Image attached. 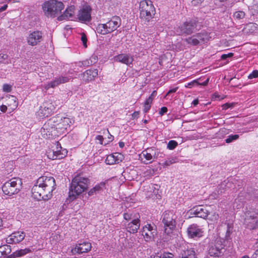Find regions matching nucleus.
<instances>
[{
    "label": "nucleus",
    "mask_w": 258,
    "mask_h": 258,
    "mask_svg": "<svg viewBox=\"0 0 258 258\" xmlns=\"http://www.w3.org/2000/svg\"><path fill=\"white\" fill-rule=\"evenodd\" d=\"M55 185L53 177H40L32 188V196L38 201L48 200L52 197Z\"/></svg>",
    "instance_id": "1"
},
{
    "label": "nucleus",
    "mask_w": 258,
    "mask_h": 258,
    "mask_svg": "<svg viewBox=\"0 0 258 258\" xmlns=\"http://www.w3.org/2000/svg\"><path fill=\"white\" fill-rule=\"evenodd\" d=\"M204 1V0H192L191 3L194 6H198L201 5Z\"/></svg>",
    "instance_id": "53"
},
{
    "label": "nucleus",
    "mask_w": 258,
    "mask_h": 258,
    "mask_svg": "<svg viewBox=\"0 0 258 258\" xmlns=\"http://www.w3.org/2000/svg\"><path fill=\"white\" fill-rule=\"evenodd\" d=\"M121 24V19L118 16H113L105 24H99L96 27L97 33L102 35L110 34L116 30Z\"/></svg>",
    "instance_id": "5"
},
{
    "label": "nucleus",
    "mask_w": 258,
    "mask_h": 258,
    "mask_svg": "<svg viewBox=\"0 0 258 258\" xmlns=\"http://www.w3.org/2000/svg\"><path fill=\"white\" fill-rule=\"evenodd\" d=\"M178 258H196L195 249L191 245H185L177 249Z\"/></svg>",
    "instance_id": "16"
},
{
    "label": "nucleus",
    "mask_w": 258,
    "mask_h": 258,
    "mask_svg": "<svg viewBox=\"0 0 258 258\" xmlns=\"http://www.w3.org/2000/svg\"><path fill=\"white\" fill-rule=\"evenodd\" d=\"M244 224L250 230L256 229L258 225V210L253 207H246L244 212Z\"/></svg>",
    "instance_id": "6"
},
{
    "label": "nucleus",
    "mask_w": 258,
    "mask_h": 258,
    "mask_svg": "<svg viewBox=\"0 0 258 258\" xmlns=\"http://www.w3.org/2000/svg\"><path fill=\"white\" fill-rule=\"evenodd\" d=\"M199 103V100L198 99H195L191 103V104L194 106H197Z\"/></svg>",
    "instance_id": "63"
},
{
    "label": "nucleus",
    "mask_w": 258,
    "mask_h": 258,
    "mask_svg": "<svg viewBox=\"0 0 258 258\" xmlns=\"http://www.w3.org/2000/svg\"><path fill=\"white\" fill-rule=\"evenodd\" d=\"M233 55V53L232 52L229 53L228 54H223L221 55V58L222 60H226L228 58L232 57Z\"/></svg>",
    "instance_id": "48"
},
{
    "label": "nucleus",
    "mask_w": 258,
    "mask_h": 258,
    "mask_svg": "<svg viewBox=\"0 0 258 258\" xmlns=\"http://www.w3.org/2000/svg\"><path fill=\"white\" fill-rule=\"evenodd\" d=\"M196 85L197 86L199 85V83L198 82L197 80H194L189 83H188L186 85H185V87L186 88H191L192 86Z\"/></svg>",
    "instance_id": "46"
},
{
    "label": "nucleus",
    "mask_w": 258,
    "mask_h": 258,
    "mask_svg": "<svg viewBox=\"0 0 258 258\" xmlns=\"http://www.w3.org/2000/svg\"><path fill=\"white\" fill-rule=\"evenodd\" d=\"M153 100L151 99V97H148L145 101V104L150 105L152 104Z\"/></svg>",
    "instance_id": "58"
},
{
    "label": "nucleus",
    "mask_w": 258,
    "mask_h": 258,
    "mask_svg": "<svg viewBox=\"0 0 258 258\" xmlns=\"http://www.w3.org/2000/svg\"><path fill=\"white\" fill-rule=\"evenodd\" d=\"M25 237L23 231H17L13 233L6 239V242L9 244L18 243L22 241Z\"/></svg>",
    "instance_id": "22"
},
{
    "label": "nucleus",
    "mask_w": 258,
    "mask_h": 258,
    "mask_svg": "<svg viewBox=\"0 0 258 258\" xmlns=\"http://www.w3.org/2000/svg\"><path fill=\"white\" fill-rule=\"evenodd\" d=\"M67 153V149L62 148L60 144L57 142L55 149L48 153V157L52 160L61 159L66 157Z\"/></svg>",
    "instance_id": "15"
},
{
    "label": "nucleus",
    "mask_w": 258,
    "mask_h": 258,
    "mask_svg": "<svg viewBox=\"0 0 258 258\" xmlns=\"http://www.w3.org/2000/svg\"><path fill=\"white\" fill-rule=\"evenodd\" d=\"M140 226V219L132 220L125 226L126 230L131 233L137 232Z\"/></svg>",
    "instance_id": "29"
},
{
    "label": "nucleus",
    "mask_w": 258,
    "mask_h": 258,
    "mask_svg": "<svg viewBox=\"0 0 258 258\" xmlns=\"http://www.w3.org/2000/svg\"><path fill=\"white\" fill-rule=\"evenodd\" d=\"M56 107L52 102L47 101L44 102L42 106H40L38 113L42 118L46 117L53 113Z\"/></svg>",
    "instance_id": "17"
},
{
    "label": "nucleus",
    "mask_w": 258,
    "mask_h": 258,
    "mask_svg": "<svg viewBox=\"0 0 258 258\" xmlns=\"http://www.w3.org/2000/svg\"><path fill=\"white\" fill-rule=\"evenodd\" d=\"M70 79L71 77L67 76H61L56 77L54 80L45 84L44 88L46 90H48L50 88H54L61 84L68 82Z\"/></svg>",
    "instance_id": "21"
},
{
    "label": "nucleus",
    "mask_w": 258,
    "mask_h": 258,
    "mask_svg": "<svg viewBox=\"0 0 258 258\" xmlns=\"http://www.w3.org/2000/svg\"><path fill=\"white\" fill-rule=\"evenodd\" d=\"M9 61V56L7 54L0 53V63H8Z\"/></svg>",
    "instance_id": "40"
},
{
    "label": "nucleus",
    "mask_w": 258,
    "mask_h": 258,
    "mask_svg": "<svg viewBox=\"0 0 258 258\" xmlns=\"http://www.w3.org/2000/svg\"><path fill=\"white\" fill-rule=\"evenodd\" d=\"M95 140L96 141V143L97 144H100V145H104V144H103L104 138L102 136L97 135L95 137ZM106 144H104V145H105Z\"/></svg>",
    "instance_id": "45"
},
{
    "label": "nucleus",
    "mask_w": 258,
    "mask_h": 258,
    "mask_svg": "<svg viewBox=\"0 0 258 258\" xmlns=\"http://www.w3.org/2000/svg\"><path fill=\"white\" fill-rule=\"evenodd\" d=\"M151 105H149V104H146L145 103H144V112L145 113H147L149 111V110H150V109L151 108Z\"/></svg>",
    "instance_id": "55"
},
{
    "label": "nucleus",
    "mask_w": 258,
    "mask_h": 258,
    "mask_svg": "<svg viewBox=\"0 0 258 258\" xmlns=\"http://www.w3.org/2000/svg\"><path fill=\"white\" fill-rule=\"evenodd\" d=\"M209 40V35L208 32L202 31L200 33L193 35L184 39V41L188 44L193 46L198 45L201 43H204Z\"/></svg>",
    "instance_id": "13"
},
{
    "label": "nucleus",
    "mask_w": 258,
    "mask_h": 258,
    "mask_svg": "<svg viewBox=\"0 0 258 258\" xmlns=\"http://www.w3.org/2000/svg\"><path fill=\"white\" fill-rule=\"evenodd\" d=\"M52 118L55 119L54 124H55L59 135L65 133V131L67 132L68 128L70 127L71 124H72L71 120L69 117L55 116Z\"/></svg>",
    "instance_id": "11"
},
{
    "label": "nucleus",
    "mask_w": 258,
    "mask_h": 258,
    "mask_svg": "<svg viewBox=\"0 0 258 258\" xmlns=\"http://www.w3.org/2000/svg\"><path fill=\"white\" fill-rule=\"evenodd\" d=\"M81 40L83 43L84 46L85 47H87V39L86 36L84 34H83L81 35Z\"/></svg>",
    "instance_id": "50"
},
{
    "label": "nucleus",
    "mask_w": 258,
    "mask_h": 258,
    "mask_svg": "<svg viewBox=\"0 0 258 258\" xmlns=\"http://www.w3.org/2000/svg\"><path fill=\"white\" fill-rule=\"evenodd\" d=\"M55 119L52 118L45 122L41 130L42 136L46 139L53 138L59 136V134L54 124Z\"/></svg>",
    "instance_id": "9"
},
{
    "label": "nucleus",
    "mask_w": 258,
    "mask_h": 258,
    "mask_svg": "<svg viewBox=\"0 0 258 258\" xmlns=\"http://www.w3.org/2000/svg\"><path fill=\"white\" fill-rule=\"evenodd\" d=\"M91 247V244L90 243L88 242H83L78 244L72 251L74 253H77L80 254L83 252H88L90 250Z\"/></svg>",
    "instance_id": "26"
},
{
    "label": "nucleus",
    "mask_w": 258,
    "mask_h": 258,
    "mask_svg": "<svg viewBox=\"0 0 258 258\" xmlns=\"http://www.w3.org/2000/svg\"><path fill=\"white\" fill-rule=\"evenodd\" d=\"M92 9L90 6H84L79 11L77 15L79 20L82 22L85 23L90 22L91 20Z\"/></svg>",
    "instance_id": "18"
},
{
    "label": "nucleus",
    "mask_w": 258,
    "mask_h": 258,
    "mask_svg": "<svg viewBox=\"0 0 258 258\" xmlns=\"http://www.w3.org/2000/svg\"><path fill=\"white\" fill-rule=\"evenodd\" d=\"M142 155L144 157V158L147 160L149 161V162H145L144 161V163L148 164L152 162V160L153 158H157V155H156V152L155 150L152 148L148 149L146 150H144L142 153Z\"/></svg>",
    "instance_id": "28"
},
{
    "label": "nucleus",
    "mask_w": 258,
    "mask_h": 258,
    "mask_svg": "<svg viewBox=\"0 0 258 258\" xmlns=\"http://www.w3.org/2000/svg\"><path fill=\"white\" fill-rule=\"evenodd\" d=\"M75 7L71 6L68 7L62 14L57 17V20L61 21L72 18L75 14Z\"/></svg>",
    "instance_id": "27"
},
{
    "label": "nucleus",
    "mask_w": 258,
    "mask_h": 258,
    "mask_svg": "<svg viewBox=\"0 0 258 258\" xmlns=\"http://www.w3.org/2000/svg\"><path fill=\"white\" fill-rule=\"evenodd\" d=\"M142 235L146 241H152L157 234V227L154 224H147L141 230Z\"/></svg>",
    "instance_id": "12"
},
{
    "label": "nucleus",
    "mask_w": 258,
    "mask_h": 258,
    "mask_svg": "<svg viewBox=\"0 0 258 258\" xmlns=\"http://www.w3.org/2000/svg\"><path fill=\"white\" fill-rule=\"evenodd\" d=\"M77 64L79 67H88L92 64V62H90L89 60H85L82 61L78 62Z\"/></svg>",
    "instance_id": "44"
},
{
    "label": "nucleus",
    "mask_w": 258,
    "mask_h": 258,
    "mask_svg": "<svg viewBox=\"0 0 258 258\" xmlns=\"http://www.w3.org/2000/svg\"><path fill=\"white\" fill-rule=\"evenodd\" d=\"M258 77V71L257 70H254L251 73H250L248 76V79H253V78H256Z\"/></svg>",
    "instance_id": "47"
},
{
    "label": "nucleus",
    "mask_w": 258,
    "mask_h": 258,
    "mask_svg": "<svg viewBox=\"0 0 258 258\" xmlns=\"http://www.w3.org/2000/svg\"><path fill=\"white\" fill-rule=\"evenodd\" d=\"M197 23L198 21L196 20L186 21L179 26L177 30V32L179 33V34H191L196 28Z\"/></svg>",
    "instance_id": "14"
},
{
    "label": "nucleus",
    "mask_w": 258,
    "mask_h": 258,
    "mask_svg": "<svg viewBox=\"0 0 258 258\" xmlns=\"http://www.w3.org/2000/svg\"><path fill=\"white\" fill-rule=\"evenodd\" d=\"M113 60L131 67L134 60V57L129 53H121L113 57Z\"/></svg>",
    "instance_id": "20"
},
{
    "label": "nucleus",
    "mask_w": 258,
    "mask_h": 258,
    "mask_svg": "<svg viewBox=\"0 0 258 258\" xmlns=\"http://www.w3.org/2000/svg\"><path fill=\"white\" fill-rule=\"evenodd\" d=\"M8 8L7 5H5L4 6H2L0 8V12H2L4 11H5Z\"/></svg>",
    "instance_id": "61"
},
{
    "label": "nucleus",
    "mask_w": 258,
    "mask_h": 258,
    "mask_svg": "<svg viewBox=\"0 0 258 258\" xmlns=\"http://www.w3.org/2000/svg\"><path fill=\"white\" fill-rule=\"evenodd\" d=\"M3 89L5 92H10L11 91V86L9 84H5L3 85Z\"/></svg>",
    "instance_id": "49"
},
{
    "label": "nucleus",
    "mask_w": 258,
    "mask_h": 258,
    "mask_svg": "<svg viewBox=\"0 0 258 258\" xmlns=\"http://www.w3.org/2000/svg\"><path fill=\"white\" fill-rule=\"evenodd\" d=\"M123 219L126 221L138 220L140 219V216L137 212L128 210L123 214Z\"/></svg>",
    "instance_id": "31"
},
{
    "label": "nucleus",
    "mask_w": 258,
    "mask_h": 258,
    "mask_svg": "<svg viewBox=\"0 0 258 258\" xmlns=\"http://www.w3.org/2000/svg\"><path fill=\"white\" fill-rule=\"evenodd\" d=\"M176 216L172 211H165L161 217L162 223L164 225V232L169 234L176 227Z\"/></svg>",
    "instance_id": "8"
},
{
    "label": "nucleus",
    "mask_w": 258,
    "mask_h": 258,
    "mask_svg": "<svg viewBox=\"0 0 258 258\" xmlns=\"http://www.w3.org/2000/svg\"><path fill=\"white\" fill-rule=\"evenodd\" d=\"M140 112L135 111L132 114V116L133 119L138 118L139 116Z\"/></svg>",
    "instance_id": "57"
},
{
    "label": "nucleus",
    "mask_w": 258,
    "mask_h": 258,
    "mask_svg": "<svg viewBox=\"0 0 258 258\" xmlns=\"http://www.w3.org/2000/svg\"><path fill=\"white\" fill-rule=\"evenodd\" d=\"M168 111V109L166 107H162L161 108L159 112V114L161 115V116H162L165 113H167Z\"/></svg>",
    "instance_id": "52"
},
{
    "label": "nucleus",
    "mask_w": 258,
    "mask_h": 258,
    "mask_svg": "<svg viewBox=\"0 0 258 258\" xmlns=\"http://www.w3.org/2000/svg\"><path fill=\"white\" fill-rule=\"evenodd\" d=\"M245 13L242 11L235 12L233 14L234 18L237 20L243 19L245 17Z\"/></svg>",
    "instance_id": "37"
},
{
    "label": "nucleus",
    "mask_w": 258,
    "mask_h": 258,
    "mask_svg": "<svg viewBox=\"0 0 258 258\" xmlns=\"http://www.w3.org/2000/svg\"><path fill=\"white\" fill-rule=\"evenodd\" d=\"M140 18L144 24H147L154 17L156 10L151 1L143 0L139 4Z\"/></svg>",
    "instance_id": "4"
},
{
    "label": "nucleus",
    "mask_w": 258,
    "mask_h": 258,
    "mask_svg": "<svg viewBox=\"0 0 258 258\" xmlns=\"http://www.w3.org/2000/svg\"><path fill=\"white\" fill-rule=\"evenodd\" d=\"M177 159L175 157L168 158L164 163L163 166H168L177 162Z\"/></svg>",
    "instance_id": "39"
},
{
    "label": "nucleus",
    "mask_w": 258,
    "mask_h": 258,
    "mask_svg": "<svg viewBox=\"0 0 258 258\" xmlns=\"http://www.w3.org/2000/svg\"><path fill=\"white\" fill-rule=\"evenodd\" d=\"M42 38V33L39 31H35L30 33L27 38L29 45L34 46L39 43Z\"/></svg>",
    "instance_id": "23"
},
{
    "label": "nucleus",
    "mask_w": 258,
    "mask_h": 258,
    "mask_svg": "<svg viewBox=\"0 0 258 258\" xmlns=\"http://www.w3.org/2000/svg\"><path fill=\"white\" fill-rule=\"evenodd\" d=\"M231 107H232V105L227 103L224 104L222 106V109L223 110H226Z\"/></svg>",
    "instance_id": "56"
},
{
    "label": "nucleus",
    "mask_w": 258,
    "mask_h": 258,
    "mask_svg": "<svg viewBox=\"0 0 258 258\" xmlns=\"http://www.w3.org/2000/svg\"><path fill=\"white\" fill-rule=\"evenodd\" d=\"M224 245L220 240H216L210 244L208 250V258H219L224 254Z\"/></svg>",
    "instance_id": "10"
},
{
    "label": "nucleus",
    "mask_w": 258,
    "mask_h": 258,
    "mask_svg": "<svg viewBox=\"0 0 258 258\" xmlns=\"http://www.w3.org/2000/svg\"><path fill=\"white\" fill-rule=\"evenodd\" d=\"M190 214L195 215L196 217L202 218L203 219L206 218L209 212L205 207L202 206H198L191 209Z\"/></svg>",
    "instance_id": "25"
},
{
    "label": "nucleus",
    "mask_w": 258,
    "mask_h": 258,
    "mask_svg": "<svg viewBox=\"0 0 258 258\" xmlns=\"http://www.w3.org/2000/svg\"><path fill=\"white\" fill-rule=\"evenodd\" d=\"M231 185V183L226 180H224L221 182L217 187V191L218 195H221L222 193L225 192L230 187Z\"/></svg>",
    "instance_id": "32"
},
{
    "label": "nucleus",
    "mask_w": 258,
    "mask_h": 258,
    "mask_svg": "<svg viewBox=\"0 0 258 258\" xmlns=\"http://www.w3.org/2000/svg\"><path fill=\"white\" fill-rule=\"evenodd\" d=\"M89 179L81 175L76 176L72 180L70 187L69 197L70 200L76 199L88 187Z\"/></svg>",
    "instance_id": "2"
},
{
    "label": "nucleus",
    "mask_w": 258,
    "mask_h": 258,
    "mask_svg": "<svg viewBox=\"0 0 258 258\" xmlns=\"http://www.w3.org/2000/svg\"><path fill=\"white\" fill-rule=\"evenodd\" d=\"M239 138L238 135H230L228 136L227 139L225 140L226 143H230L234 141L237 140Z\"/></svg>",
    "instance_id": "38"
},
{
    "label": "nucleus",
    "mask_w": 258,
    "mask_h": 258,
    "mask_svg": "<svg viewBox=\"0 0 258 258\" xmlns=\"http://www.w3.org/2000/svg\"><path fill=\"white\" fill-rule=\"evenodd\" d=\"M160 256L161 258H173V254L169 252L164 253Z\"/></svg>",
    "instance_id": "51"
},
{
    "label": "nucleus",
    "mask_w": 258,
    "mask_h": 258,
    "mask_svg": "<svg viewBox=\"0 0 258 258\" xmlns=\"http://www.w3.org/2000/svg\"><path fill=\"white\" fill-rule=\"evenodd\" d=\"M157 94V92L156 91H153V92L152 93V94L149 96V97H151V99L152 100H153L154 99V97Z\"/></svg>",
    "instance_id": "60"
},
{
    "label": "nucleus",
    "mask_w": 258,
    "mask_h": 258,
    "mask_svg": "<svg viewBox=\"0 0 258 258\" xmlns=\"http://www.w3.org/2000/svg\"><path fill=\"white\" fill-rule=\"evenodd\" d=\"M187 233L188 237L191 238L201 237L203 235L204 230L201 226L194 223L188 227Z\"/></svg>",
    "instance_id": "19"
},
{
    "label": "nucleus",
    "mask_w": 258,
    "mask_h": 258,
    "mask_svg": "<svg viewBox=\"0 0 258 258\" xmlns=\"http://www.w3.org/2000/svg\"><path fill=\"white\" fill-rule=\"evenodd\" d=\"M251 258H258V249L252 255Z\"/></svg>",
    "instance_id": "62"
},
{
    "label": "nucleus",
    "mask_w": 258,
    "mask_h": 258,
    "mask_svg": "<svg viewBox=\"0 0 258 258\" xmlns=\"http://www.w3.org/2000/svg\"><path fill=\"white\" fill-rule=\"evenodd\" d=\"M232 229H233V227L231 226V225L229 223H228L227 224V230H226V235H225V237L227 239H228L230 237V236L232 232Z\"/></svg>",
    "instance_id": "42"
},
{
    "label": "nucleus",
    "mask_w": 258,
    "mask_h": 258,
    "mask_svg": "<svg viewBox=\"0 0 258 258\" xmlns=\"http://www.w3.org/2000/svg\"><path fill=\"white\" fill-rule=\"evenodd\" d=\"M178 88V87H175L174 88L170 89L166 93L165 97H166V96H167L168 95H169L171 93L175 92L177 90Z\"/></svg>",
    "instance_id": "54"
},
{
    "label": "nucleus",
    "mask_w": 258,
    "mask_h": 258,
    "mask_svg": "<svg viewBox=\"0 0 258 258\" xmlns=\"http://www.w3.org/2000/svg\"><path fill=\"white\" fill-rule=\"evenodd\" d=\"M178 145L177 142L174 140L170 141L167 144V148L169 150L174 149Z\"/></svg>",
    "instance_id": "41"
},
{
    "label": "nucleus",
    "mask_w": 258,
    "mask_h": 258,
    "mask_svg": "<svg viewBox=\"0 0 258 258\" xmlns=\"http://www.w3.org/2000/svg\"><path fill=\"white\" fill-rule=\"evenodd\" d=\"M245 29L247 32L254 33L258 30V25L255 23H249L246 25Z\"/></svg>",
    "instance_id": "34"
},
{
    "label": "nucleus",
    "mask_w": 258,
    "mask_h": 258,
    "mask_svg": "<svg viewBox=\"0 0 258 258\" xmlns=\"http://www.w3.org/2000/svg\"><path fill=\"white\" fill-rule=\"evenodd\" d=\"M209 79H207L205 81H204L203 83H199V85H203V86H206L208 85V83H209Z\"/></svg>",
    "instance_id": "64"
},
{
    "label": "nucleus",
    "mask_w": 258,
    "mask_h": 258,
    "mask_svg": "<svg viewBox=\"0 0 258 258\" xmlns=\"http://www.w3.org/2000/svg\"><path fill=\"white\" fill-rule=\"evenodd\" d=\"M32 249L34 250L35 248H33V246H31V248H26L25 249H22L16 251L14 254H11L10 255V257L14 258L15 256L19 257L23 256L28 253H30L32 251Z\"/></svg>",
    "instance_id": "33"
},
{
    "label": "nucleus",
    "mask_w": 258,
    "mask_h": 258,
    "mask_svg": "<svg viewBox=\"0 0 258 258\" xmlns=\"http://www.w3.org/2000/svg\"><path fill=\"white\" fill-rule=\"evenodd\" d=\"M42 9L44 15L47 18H54L59 16L64 5L57 0H48L42 4Z\"/></svg>",
    "instance_id": "3"
},
{
    "label": "nucleus",
    "mask_w": 258,
    "mask_h": 258,
    "mask_svg": "<svg viewBox=\"0 0 258 258\" xmlns=\"http://www.w3.org/2000/svg\"><path fill=\"white\" fill-rule=\"evenodd\" d=\"M114 160H115V164H117L120 162L122 161L123 159V155L121 154L114 153Z\"/></svg>",
    "instance_id": "43"
},
{
    "label": "nucleus",
    "mask_w": 258,
    "mask_h": 258,
    "mask_svg": "<svg viewBox=\"0 0 258 258\" xmlns=\"http://www.w3.org/2000/svg\"><path fill=\"white\" fill-rule=\"evenodd\" d=\"M0 110L3 112H5L7 110V106L5 105H2L0 106Z\"/></svg>",
    "instance_id": "59"
},
{
    "label": "nucleus",
    "mask_w": 258,
    "mask_h": 258,
    "mask_svg": "<svg viewBox=\"0 0 258 258\" xmlns=\"http://www.w3.org/2000/svg\"><path fill=\"white\" fill-rule=\"evenodd\" d=\"M0 252H2L4 255H7L11 253V246L7 244L0 246Z\"/></svg>",
    "instance_id": "35"
},
{
    "label": "nucleus",
    "mask_w": 258,
    "mask_h": 258,
    "mask_svg": "<svg viewBox=\"0 0 258 258\" xmlns=\"http://www.w3.org/2000/svg\"><path fill=\"white\" fill-rule=\"evenodd\" d=\"M114 154H110L108 155L105 159V163L108 165H113L115 164V160H114Z\"/></svg>",
    "instance_id": "36"
},
{
    "label": "nucleus",
    "mask_w": 258,
    "mask_h": 258,
    "mask_svg": "<svg viewBox=\"0 0 258 258\" xmlns=\"http://www.w3.org/2000/svg\"><path fill=\"white\" fill-rule=\"evenodd\" d=\"M22 185L21 178H12L3 185L2 190L5 195L11 196L18 194L21 189Z\"/></svg>",
    "instance_id": "7"
},
{
    "label": "nucleus",
    "mask_w": 258,
    "mask_h": 258,
    "mask_svg": "<svg viewBox=\"0 0 258 258\" xmlns=\"http://www.w3.org/2000/svg\"><path fill=\"white\" fill-rule=\"evenodd\" d=\"M105 185V182L103 181L96 184L88 192V196H92L102 192L106 188Z\"/></svg>",
    "instance_id": "30"
},
{
    "label": "nucleus",
    "mask_w": 258,
    "mask_h": 258,
    "mask_svg": "<svg viewBox=\"0 0 258 258\" xmlns=\"http://www.w3.org/2000/svg\"><path fill=\"white\" fill-rule=\"evenodd\" d=\"M98 75L97 69H89L82 74L81 78L83 82L89 83L94 80Z\"/></svg>",
    "instance_id": "24"
}]
</instances>
